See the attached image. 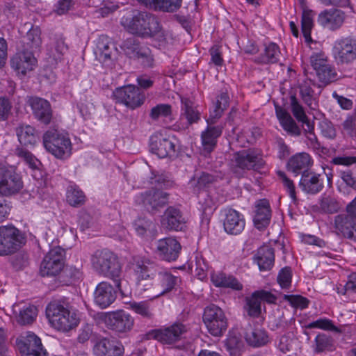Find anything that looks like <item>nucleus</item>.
<instances>
[{
  "label": "nucleus",
  "mask_w": 356,
  "mask_h": 356,
  "mask_svg": "<svg viewBox=\"0 0 356 356\" xmlns=\"http://www.w3.org/2000/svg\"><path fill=\"white\" fill-rule=\"evenodd\" d=\"M133 226L140 236H144L147 232L150 234L156 232L155 223L145 218H138L134 222Z\"/></svg>",
  "instance_id": "50"
},
{
  "label": "nucleus",
  "mask_w": 356,
  "mask_h": 356,
  "mask_svg": "<svg viewBox=\"0 0 356 356\" xmlns=\"http://www.w3.org/2000/svg\"><path fill=\"white\" fill-rule=\"evenodd\" d=\"M24 241L22 232L13 225L0 226V256L16 252Z\"/></svg>",
  "instance_id": "6"
},
{
  "label": "nucleus",
  "mask_w": 356,
  "mask_h": 356,
  "mask_svg": "<svg viewBox=\"0 0 356 356\" xmlns=\"http://www.w3.org/2000/svg\"><path fill=\"white\" fill-rule=\"evenodd\" d=\"M147 8L155 10L172 13L177 10L182 0H137Z\"/></svg>",
  "instance_id": "35"
},
{
  "label": "nucleus",
  "mask_w": 356,
  "mask_h": 356,
  "mask_svg": "<svg viewBox=\"0 0 356 356\" xmlns=\"http://www.w3.org/2000/svg\"><path fill=\"white\" fill-rule=\"evenodd\" d=\"M187 332V327L181 323H175L172 325L152 330L149 335L163 344H172L180 340Z\"/></svg>",
  "instance_id": "16"
},
{
  "label": "nucleus",
  "mask_w": 356,
  "mask_h": 356,
  "mask_svg": "<svg viewBox=\"0 0 356 356\" xmlns=\"http://www.w3.org/2000/svg\"><path fill=\"white\" fill-rule=\"evenodd\" d=\"M253 222L254 227L261 230L266 228L270 222L271 209L266 199H261L255 202Z\"/></svg>",
  "instance_id": "29"
},
{
  "label": "nucleus",
  "mask_w": 356,
  "mask_h": 356,
  "mask_svg": "<svg viewBox=\"0 0 356 356\" xmlns=\"http://www.w3.org/2000/svg\"><path fill=\"white\" fill-rule=\"evenodd\" d=\"M277 175L279 178L282 180L283 186L289 193V195L291 197V198L293 200V201H296L297 200V197L296 193V188L293 181L287 177L284 172L278 171Z\"/></svg>",
  "instance_id": "63"
},
{
  "label": "nucleus",
  "mask_w": 356,
  "mask_h": 356,
  "mask_svg": "<svg viewBox=\"0 0 356 356\" xmlns=\"http://www.w3.org/2000/svg\"><path fill=\"white\" fill-rule=\"evenodd\" d=\"M43 145L47 152L59 159L68 158L72 154V143L67 133L49 130L43 136Z\"/></svg>",
  "instance_id": "4"
},
{
  "label": "nucleus",
  "mask_w": 356,
  "mask_h": 356,
  "mask_svg": "<svg viewBox=\"0 0 356 356\" xmlns=\"http://www.w3.org/2000/svg\"><path fill=\"white\" fill-rule=\"evenodd\" d=\"M27 104L31 106L34 117L40 122L49 124L52 118L50 103L41 97H28Z\"/></svg>",
  "instance_id": "24"
},
{
  "label": "nucleus",
  "mask_w": 356,
  "mask_h": 356,
  "mask_svg": "<svg viewBox=\"0 0 356 356\" xmlns=\"http://www.w3.org/2000/svg\"><path fill=\"white\" fill-rule=\"evenodd\" d=\"M202 318L207 331L213 337H221L227 329L228 321L225 312L214 304L204 308Z\"/></svg>",
  "instance_id": "5"
},
{
  "label": "nucleus",
  "mask_w": 356,
  "mask_h": 356,
  "mask_svg": "<svg viewBox=\"0 0 356 356\" xmlns=\"http://www.w3.org/2000/svg\"><path fill=\"white\" fill-rule=\"evenodd\" d=\"M168 193L163 191L152 188L136 195L134 201L149 213L155 214L168 204Z\"/></svg>",
  "instance_id": "7"
},
{
  "label": "nucleus",
  "mask_w": 356,
  "mask_h": 356,
  "mask_svg": "<svg viewBox=\"0 0 356 356\" xmlns=\"http://www.w3.org/2000/svg\"><path fill=\"white\" fill-rule=\"evenodd\" d=\"M222 126H209L201 134L202 152L204 155L209 154L216 147L218 138L221 136Z\"/></svg>",
  "instance_id": "30"
},
{
  "label": "nucleus",
  "mask_w": 356,
  "mask_h": 356,
  "mask_svg": "<svg viewBox=\"0 0 356 356\" xmlns=\"http://www.w3.org/2000/svg\"><path fill=\"white\" fill-rule=\"evenodd\" d=\"M17 348L21 356H47L41 339L33 332H27L16 339Z\"/></svg>",
  "instance_id": "9"
},
{
  "label": "nucleus",
  "mask_w": 356,
  "mask_h": 356,
  "mask_svg": "<svg viewBox=\"0 0 356 356\" xmlns=\"http://www.w3.org/2000/svg\"><path fill=\"white\" fill-rule=\"evenodd\" d=\"M177 139L174 136L163 137L162 134L155 135L150 139V150L159 158L175 155Z\"/></svg>",
  "instance_id": "18"
},
{
  "label": "nucleus",
  "mask_w": 356,
  "mask_h": 356,
  "mask_svg": "<svg viewBox=\"0 0 356 356\" xmlns=\"http://www.w3.org/2000/svg\"><path fill=\"white\" fill-rule=\"evenodd\" d=\"M244 308L250 316L258 317L261 314V302L254 293L250 297L246 298V305Z\"/></svg>",
  "instance_id": "54"
},
{
  "label": "nucleus",
  "mask_w": 356,
  "mask_h": 356,
  "mask_svg": "<svg viewBox=\"0 0 356 356\" xmlns=\"http://www.w3.org/2000/svg\"><path fill=\"white\" fill-rule=\"evenodd\" d=\"M299 187L306 194H318L324 188V176L313 171L304 172L299 181Z\"/></svg>",
  "instance_id": "23"
},
{
  "label": "nucleus",
  "mask_w": 356,
  "mask_h": 356,
  "mask_svg": "<svg viewBox=\"0 0 356 356\" xmlns=\"http://www.w3.org/2000/svg\"><path fill=\"white\" fill-rule=\"evenodd\" d=\"M46 316L51 325L56 330L67 332L79 323L76 312L68 304L60 301H52L46 308Z\"/></svg>",
  "instance_id": "3"
},
{
  "label": "nucleus",
  "mask_w": 356,
  "mask_h": 356,
  "mask_svg": "<svg viewBox=\"0 0 356 356\" xmlns=\"http://www.w3.org/2000/svg\"><path fill=\"white\" fill-rule=\"evenodd\" d=\"M129 307L135 313L142 316L143 317L151 318L153 316L149 304L145 301H141L139 302H132L129 303Z\"/></svg>",
  "instance_id": "60"
},
{
  "label": "nucleus",
  "mask_w": 356,
  "mask_h": 356,
  "mask_svg": "<svg viewBox=\"0 0 356 356\" xmlns=\"http://www.w3.org/2000/svg\"><path fill=\"white\" fill-rule=\"evenodd\" d=\"M92 350L95 356H122L124 353L121 341L107 337L97 339Z\"/></svg>",
  "instance_id": "19"
},
{
  "label": "nucleus",
  "mask_w": 356,
  "mask_h": 356,
  "mask_svg": "<svg viewBox=\"0 0 356 356\" xmlns=\"http://www.w3.org/2000/svg\"><path fill=\"white\" fill-rule=\"evenodd\" d=\"M213 180V176L207 173H202L200 177L191 179L189 181L188 185L191 188H193L195 192H200L212 183Z\"/></svg>",
  "instance_id": "52"
},
{
  "label": "nucleus",
  "mask_w": 356,
  "mask_h": 356,
  "mask_svg": "<svg viewBox=\"0 0 356 356\" xmlns=\"http://www.w3.org/2000/svg\"><path fill=\"white\" fill-rule=\"evenodd\" d=\"M211 280L216 287L230 288L236 291H240L243 289V284L236 277L222 272L212 273Z\"/></svg>",
  "instance_id": "36"
},
{
  "label": "nucleus",
  "mask_w": 356,
  "mask_h": 356,
  "mask_svg": "<svg viewBox=\"0 0 356 356\" xmlns=\"http://www.w3.org/2000/svg\"><path fill=\"white\" fill-rule=\"evenodd\" d=\"M307 329L318 328L325 331H332L336 333H341V330L335 326L333 321L326 318H321L305 325Z\"/></svg>",
  "instance_id": "49"
},
{
  "label": "nucleus",
  "mask_w": 356,
  "mask_h": 356,
  "mask_svg": "<svg viewBox=\"0 0 356 356\" xmlns=\"http://www.w3.org/2000/svg\"><path fill=\"white\" fill-rule=\"evenodd\" d=\"M247 343L253 347H260L268 342V336L266 332L259 327H250L245 335Z\"/></svg>",
  "instance_id": "39"
},
{
  "label": "nucleus",
  "mask_w": 356,
  "mask_h": 356,
  "mask_svg": "<svg viewBox=\"0 0 356 356\" xmlns=\"http://www.w3.org/2000/svg\"><path fill=\"white\" fill-rule=\"evenodd\" d=\"M310 63L316 72L320 83L327 86L337 80V72L327 58L321 54H315L310 57Z\"/></svg>",
  "instance_id": "11"
},
{
  "label": "nucleus",
  "mask_w": 356,
  "mask_h": 356,
  "mask_svg": "<svg viewBox=\"0 0 356 356\" xmlns=\"http://www.w3.org/2000/svg\"><path fill=\"white\" fill-rule=\"evenodd\" d=\"M181 246L175 238L166 237L156 243V254L159 257L166 261H175L179 256Z\"/></svg>",
  "instance_id": "20"
},
{
  "label": "nucleus",
  "mask_w": 356,
  "mask_h": 356,
  "mask_svg": "<svg viewBox=\"0 0 356 356\" xmlns=\"http://www.w3.org/2000/svg\"><path fill=\"white\" fill-rule=\"evenodd\" d=\"M313 160L310 155L305 152L296 154L292 156L287 163V169L296 175L309 171L312 165Z\"/></svg>",
  "instance_id": "32"
},
{
  "label": "nucleus",
  "mask_w": 356,
  "mask_h": 356,
  "mask_svg": "<svg viewBox=\"0 0 356 356\" xmlns=\"http://www.w3.org/2000/svg\"><path fill=\"white\" fill-rule=\"evenodd\" d=\"M113 97L118 103L134 110L140 107L145 102V92L134 85H127L116 88Z\"/></svg>",
  "instance_id": "8"
},
{
  "label": "nucleus",
  "mask_w": 356,
  "mask_h": 356,
  "mask_svg": "<svg viewBox=\"0 0 356 356\" xmlns=\"http://www.w3.org/2000/svg\"><path fill=\"white\" fill-rule=\"evenodd\" d=\"M281 52L279 46L271 42L266 46L264 53L254 59L258 64H273L279 62Z\"/></svg>",
  "instance_id": "38"
},
{
  "label": "nucleus",
  "mask_w": 356,
  "mask_h": 356,
  "mask_svg": "<svg viewBox=\"0 0 356 356\" xmlns=\"http://www.w3.org/2000/svg\"><path fill=\"white\" fill-rule=\"evenodd\" d=\"M18 140L24 146L34 145L38 139L34 127L31 125L21 124L15 129Z\"/></svg>",
  "instance_id": "37"
},
{
  "label": "nucleus",
  "mask_w": 356,
  "mask_h": 356,
  "mask_svg": "<svg viewBox=\"0 0 356 356\" xmlns=\"http://www.w3.org/2000/svg\"><path fill=\"white\" fill-rule=\"evenodd\" d=\"M221 212L223 227L227 234L237 235L244 229L245 221L241 213L232 208H226Z\"/></svg>",
  "instance_id": "22"
},
{
  "label": "nucleus",
  "mask_w": 356,
  "mask_h": 356,
  "mask_svg": "<svg viewBox=\"0 0 356 356\" xmlns=\"http://www.w3.org/2000/svg\"><path fill=\"white\" fill-rule=\"evenodd\" d=\"M15 154L19 157L23 159L30 168L33 169L38 168L40 163L39 161L28 150L22 147H17Z\"/></svg>",
  "instance_id": "61"
},
{
  "label": "nucleus",
  "mask_w": 356,
  "mask_h": 356,
  "mask_svg": "<svg viewBox=\"0 0 356 356\" xmlns=\"http://www.w3.org/2000/svg\"><path fill=\"white\" fill-rule=\"evenodd\" d=\"M261 271H267L271 270L275 262V251L270 245H263L260 247L254 257Z\"/></svg>",
  "instance_id": "33"
},
{
  "label": "nucleus",
  "mask_w": 356,
  "mask_h": 356,
  "mask_svg": "<svg viewBox=\"0 0 356 356\" xmlns=\"http://www.w3.org/2000/svg\"><path fill=\"white\" fill-rule=\"evenodd\" d=\"M275 113L283 129L289 135L298 136L300 129L291 115L282 106L275 104Z\"/></svg>",
  "instance_id": "34"
},
{
  "label": "nucleus",
  "mask_w": 356,
  "mask_h": 356,
  "mask_svg": "<svg viewBox=\"0 0 356 356\" xmlns=\"http://www.w3.org/2000/svg\"><path fill=\"white\" fill-rule=\"evenodd\" d=\"M11 67L19 74L25 75L33 70L37 65V60L33 52L24 49L17 52L10 60Z\"/></svg>",
  "instance_id": "25"
},
{
  "label": "nucleus",
  "mask_w": 356,
  "mask_h": 356,
  "mask_svg": "<svg viewBox=\"0 0 356 356\" xmlns=\"http://www.w3.org/2000/svg\"><path fill=\"white\" fill-rule=\"evenodd\" d=\"M38 314L37 307L34 305H27L20 310L17 317V322L21 325L31 324Z\"/></svg>",
  "instance_id": "51"
},
{
  "label": "nucleus",
  "mask_w": 356,
  "mask_h": 356,
  "mask_svg": "<svg viewBox=\"0 0 356 356\" xmlns=\"http://www.w3.org/2000/svg\"><path fill=\"white\" fill-rule=\"evenodd\" d=\"M152 176L150 177V183L152 184H156L159 187H169L172 185V181L170 179V175L167 173L156 174L154 172H152Z\"/></svg>",
  "instance_id": "64"
},
{
  "label": "nucleus",
  "mask_w": 356,
  "mask_h": 356,
  "mask_svg": "<svg viewBox=\"0 0 356 356\" xmlns=\"http://www.w3.org/2000/svg\"><path fill=\"white\" fill-rule=\"evenodd\" d=\"M66 200L71 206L77 207L84 204L86 196L77 186L70 185L67 189Z\"/></svg>",
  "instance_id": "46"
},
{
  "label": "nucleus",
  "mask_w": 356,
  "mask_h": 356,
  "mask_svg": "<svg viewBox=\"0 0 356 356\" xmlns=\"http://www.w3.org/2000/svg\"><path fill=\"white\" fill-rule=\"evenodd\" d=\"M131 269L138 286L141 285L143 280L154 279L159 273V267L148 259L135 260Z\"/></svg>",
  "instance_id": "21"
},
{
  "label": "nucleus",
  "mask_w": 356,
  "mask_h": 356,
  "mask_svg": "<svg viewBox=\"0 0 356 356\" xmlns=\"http://www.w3.org/2000/svg\"><path fill=\"white\" fill-rule=\"evenodd\" d=\"M321 134L325 138L334 140L337 137V129L334 124L327 119H324L318 123Z\"/></svg>",
  "instance_id": "55"
},
{
  "label": "nucleus",
  "mask_w": 356,
  "mask_h": 356,
  "mask_svg": "<svg viewBox=\"0 0 356 356\" xmlns=\"http://www.w3.org/2000/svg\"><path fill=\"white\" fill-rule=\"evenodd\" d=\"M313 83L311 79H305L300 83V94L302 100L308 106L312 104L314 100V90L312 89Z\"/></svg>",
  "instance_id": "53"
},
{
  "label": "nucleus",
  "mask_w": 356,
  "mask_h": 356,
  "mask_svg": "<svg viewBox=\"0 0 356 356\" xmlns=\"http://www.w3.org/2000/svg\"><path fill=\"white\" fill-rule=\"evenodd\" d=\"M335 233L349 239L356 241V222L348 215H338L334 218Z\"/></svg>",
  "instance_id": "28"
},
{
  "label": "nucleus",
  "mask_w": 356,
  "mask_h": 356,
  "mask_svg": "<svg viewBox=\"0 0 356 356\" xmlns=\"http://www.w3.org/2000/svg\"><path fill=\"white\" fill-rule=\"evenodd\" d=\"M346 15L344 11L332 8L321 11L317 17V22L324 29L334 31L339 29L344 24Z\"/></svg>",
  "instance_id": "17"
},
{
  "label": "nucleus",
  "mask_w": 356,
  "mask_h": 356,
  "mask_svg": "<svg viewBox=\"0 0 356 356\" xmlns=\"http://www.w3.org/2000/svg\"><path fill=\"white\" fill-rule=\"evenodd\" d=\"M161 222L164 229L179 231L184 228L186 222L179 209L170 207L165 210Z\"/></svg>",
  "instance_id": "31"
},
{
  "label": "nucleus",
  "mask_w": 356,
  "mask_h": 356,
  "mask_svg": "<svg viewBox=\"0 0 356 356\" xmlns=\"http://www.w3.org/2000/svg\"><path fill=\"white\" fill-rule=\"evenodd\" d=\"M113 44L106 35H101L97 42L95 50L96 56L102 63L111 60Z\"/></svg>",
  "instance_id": "40"
},
{
  "label": "nucleus",
  "mask_w": 356,
  "mask_h": 356,
  "mask_svg": "<svg viewBox=\"0 0 356 356\" xmlns=\"http://www.w3.org/2000/svg\"><path fill=\"white\" fill-rule=\"evenodd\" d=\"M334 58L338 63L349 64L356 59V36L337 40L334 46Z\"/></svg>",
  "instance_id": "14"
},
{
  "label": "nucleus",
  "mask_w": 356,
  "mask_h": 356,
  "mask_svg": "<svg viewBox=\"0 0 356 356\" xmlns=\"http://www.w3.org/2000/svg\"><path fill=\"white\" fill-rule=\"evenodd\" d=\"M136 60L144 67H152L154 65V58L152 51L147 46H143L142 49L139 50L138 56H136Z\"/></svg>",
  "instance_id": "56"
},
{
  "label": "nucleus",
  "mask_w": 356,
  "mask_h": 356,
  "mask_svg": "<svg viewBox=\"0 0 356 356\" xmlns=\"http://www.w3.org/2000/svg\"><path fill=\"white\" fill-rule=\"evenodd\" d=\"M41 31L38 27H32L26 33L25 38V44L26 47L25 49H28L32 52L35 50H38L41 44Z\"/></svg>",
  "instance_id": "47"
},
{
  "label": "nucleus",
  "mask_w": 356,
  "mask_h": 356,
  "mask_svg": "<svg viewBox=\"0 0 356 356\" xmlns=\"http://www.w3.org/2000/svg\"><path fill=\"white\" fill-rule=\"evenodd\" d=\"M102 319L110 330L119 333L130 331L134 323L133 317L124 310L106 313Z\"/></svg>",
  "instance_id": "15"
},
{
  "label": "nucleus",
  "mask_w": 356,
  "mask_h": 356,
  "mask_svg": "<svg viewBox=\"0 0 356 356\" xmlns=\"http://www.w3.org/2000/svg\"><path fill=\"white\" fill-rule=\"evenodd\" d=\"M172 114V106L167 104H160L154 106L149 113L152 120H157L161 117H168Z\"/></svg>",
  "instance_id": "59"
},
{
  "label": "nucleus",
  "mask_w": 356,
  "mask_h": 356,
  "mask_svg": "<svg viewBox=\"0 0 356 356\" xmlns=\"http://www.w3.org/2000/svg\"><path fill=\"white\" fill-rule=\"evenodd\" d=\"M116 297V290L107 282L99 283L94 291V302L102 309L110 306L115 300Z\"/></svg>",
  "instance_id": "26"
},
{
  "label": "nucleus",
  "mask_w": 356,
  "mask_h": 356,
  "mask_svg": "<svg viewBox=\"0 0 356 356\" xmlns=\"http://www.w3.org/2000/svg\"><path fill=\"white\" fill-rule=\"evenodd\" d=\"M290 106L293 116L298 122H303L306 120L307 115L303 107L294 95L290 96Z\"/></svg>",
  "instance_id": "58"
},
{
  "label": "nucleus",
  "mask_w": 356,
  "mask_h": 356,
  "mask_svg": "<svg viewBox=\"0 0 356 356\" xmlns=\"http://www.w3.org/2000/svg\"><path fill=\"white\" fill-rule=\"evenodd\" d=\"M65 250L57 246L51 248L44 256L40 268L42 277L56 276L64 266Z\"/></svg>",
  "instance_id": "10"
},
{
  "label": "nucleus",
  "mask_w": 356,
  "mask_h": 356,
  "mask_svg": "<svg viewBox=\"0 0 356 356\" xmlns=\"http://www.w3.org/2000/svg\"><path fill=\"white\" fill-rule=\"evenodd\" d=\"M229 97L227 92H222L216 97V102L213 111L210 112L208 124H214L220 118L223 111L229 106Z\"/></svg>",
  "instance_id": "41"
},
{
  "label": "nucleus",
  "mask_w": 356,
  "mask_h": 356,
  "mask_svg": "<svg viewBox=\"0 0 356 356\" xmlns=\"http://www.w3.org/2000/svg\"><path fill=\"white\" fill-rule=\"evenodd\" d=\"M225 346L229 356H241L243 351L244 343L239 336L234 332H229L225 341Z\"/></svg>",
  "instance_id": "43"
},
{
  "label": "nucleus",
  "mask_w": 356,
  "mask_h": 356,
  "mask_svg": "<svg viewBox=\"0 0 356 356\" xmlns=\"http://www.w3.org/2000/svg\"><path fill=\"white\" fill-rule=\"evenodd\" d=\"M342 134L352 138L356 137V115H348L343 122Z\"/></svg>",
  "instance_id": "57"
},
{
  "label": "nucleus",
  "mask_w": 356,
  "mask_h": 356,
  "mask_svg": "<svg viewBox=\"0 0 356 356\" xmlns=\"http://www.w3.org/2000/svg\"><path fill=\"white\" fill-rule=\"evenodd\" d=\"M233 163L235 167L243 170H259L265 165L261 155L252 149H244L234 154Z\"/></svg>",
  "instance_id": "12"
},
{
  "label": "nucleus",
  "mask_w": 356,
  "mask_h": 356,
  "mask_svg": "<svg viewBox=\"0 0 356 356\" xmlns=\"http://www.w3.org/2000/svg\"><path fill=\"white\" fill-rule=\"evenodd\" d=\"M121 25L129 33L143 38L156 37L160 41H165V36L158 19L146 12H137L134 15L123 16Z\"/></svg>",
  "instance_id": "1"
},
{
  "label": "nucleus",
  "mask_w": 356,
  "mask_h": 356,
  "mask_svg": "<svg viewBox=\"0 0 356 356\" xmlns=\"http://www.w3.org/2000/svg\"><path fill=\"white\" fill-rule=\"evenodd\" d=\"M292 272L290 267L280 270L277 275V282L282 289H289L291 284Z\"/></svg>",
  "instance_id": "62"
},
{
  "label": "nucleus",
  "mask_w": 356,
  "mask_h": 356,
  "mask_svg": "<svg viewBox=\"0 0 356 356\" xmlns=\"http://www.w3.org/2000/svg\"><path fill=\"white\" fill-rule=\"evenodd\" d=\"M335 349L334 340L325 333H319L314 339L313 350L314 353L319 354L325 351H333Z\"/></svg>",
  "instance_id": "45"
},
{
  "label": "nucleus",
  "mask_w": 356,
  "mask_h": 356,
  "mask_svg": "<svg viewBox=\"0 0 356 356\" xmlns=\"http://www.w3.org/2000/svg\"><path fill=\"white\" fill-rule=\"evenodd\" d=\"M22 187V179L15 170L0 165V195L10 196L19 192Z\"/></svg>",
  "instance_id": "13"
},
{
  "label": "nucleus",
  "mask_w": 356,
  "mask_h": 356,
  "mask_svg": "<svg viewBox=\"0 0 356 356\" xmlns=\"http://www.w3.org/2000/svg\"><path fill=\"white\" fill-rule=\"evenodd\" d=\"M181 115L184 116L188 124L197 123L200 120V113L194 106V103L188 98L182 97Z\"/></svg>",
  "instance_id": "44"
},
{
  "label": "nucleus",
  "mask_w": 356,
  "mask_h": 356,
  "mask_svg": "<svg viewBox=\"0 0 356 356\" xmlns=\"http://www.w3.org/2000/svg\"><path fill=\"white\" fill-rule=\"evenodd\" d=\"M156 276L158 283L152 286L149 297L157 298L170 291L179 280L177 276L169 272H161L159 270Z\"/></svg>",
  "instance_id": "27"
},
{
  "label": "nucleus",
  "mask_w": 356,
  "mask_h": 356,
  "mask_svg": "<svg viewBox=\"0 0 356 356\" xmlns=\"http://www.w3.org/2000/svg\"><path fill=\"white\" fill-rule=\"evenodd\" d=\"M91 264L98 274L112 279L115 287L122 295L124 294L120 279L122 266L114 253L106 249L97 250L92 255Z\"/></svg>",
  "instance_id": "2"
},
{
  "label": "nucleus",
  "mask_w": 356,
  "mask_h": 356,
  "mask_svg": "<svg viewBox=\"0 0 356 356\" xmlns=\"http://www.w3.org/2000/svg\"><path fill=\"white\" fill-rule=\"evenodd\" d=\"M314 15L315 13L312 9H305L302 11L301 30L305 41L307 44H310L312 42L311 31L314 27Z\"/></svg>",
  "instance_id": "42"
},
{
  "label": "nucleus",
  "mask_w": 356,
  "mask_h": 356,
  "mask_svg": "<svg viewBox=\"0 0 356 356\" xmlns=\"http://www.w3.org/2000/svg\"><path fill=\"white\" fill-rule=\"evenodd\" d=\"M143 46L136 38L131 37L124 40L120 47L128 57L134 59Z\"/></svg>",
  "instance_id": "48"
}]
</instances>
